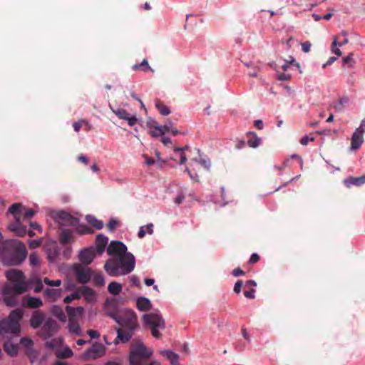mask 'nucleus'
I'll return each instance as SVG.
<instances>
[{
  "label": "nucleus",
  "instance_id": "obj_28",
  "mask_svg": "<svg viewBox=\"0 0 365 365\" xmlns=\"http://www.w3.org/2000/svg\"><path fill=\"white\" fill-rule=\"evenodd\" d=\"M86 220L88 224L97 230H101L103 227V222L98 220L95 216L88 215L86 216Z\"/></svg>",
  "mask_w": 365,
  "mask_h": 365
},
{
  "label": "nucleus",
  "instance_id": "obj_53",
  "mask_svg": "<svg viewBox=\"0 0 365 365\" xmlns=\"http://www.w3.org/2000/svg\"><path fill=\"white\" fill-rule=\"evenodd\" d=\"M242 284H243L242 280H238L235 283V284L234 286V289H233V290L235 293L239 294L241 292V287L242 286Z\"/></svg>",
  "mask_w": 365,
  "mask_h": 365
},
{
  "label": "nucleus",
  "instance_id": "obj_22",
  "mask_svg": "<svg viewBox=\"0 0 365 365\" xmlns=\"http://www.w3.org/2000/svg\"><path fill=\"white\" fill-rule=\"evenodd\" d=\"M364 142V137L361 134V132L359 130V129H356L354 132L351 140V148L353 150L358 149Z\"/></svg>",
  "mask_w": 365,
  "mask_h": 365
},
{
  "label": "nucleus",
  "instance_id": "obj_58",
  "mask_svg": "<svg viewBox=\"0 0 365 365\" xmlns=\"http://www.w3.org/2000/svg\"><path fill=\"white\" fill-rule=\"evenodd\" d=\"M313 138H309L308 136H304L301 140L300 143L303 145H307L309 143V141H313Z\"/></svg>",
  "mask_w": 365,
  "mask_h": 365
},
{
  "label": "nucleus",
  "instance_id": "obj_32",
  "mask_svg": "<svg viewBox=\"0 0 365 365\" xmlns=\"http://www.w3.org/2000/svg\"><path fill=\"white\" fill-rule=\"evenodd\" d=\"M52 314L58 318L60 321H66V317L63 309L58 306H53L51 308Z\"/></svg>",
  "mask_w": 365,
  "mask_h": 365
},
{
  "label": "nucleus",
  "instance_id": "obj_48",
  "mask_svg": "<svg viewBox=\"0 0 365 365\" xmlns=\"http://www.w3.org/2000/svg\"><path fill=\"white\" fill-rule=\"evenodd\" d=\"M21 344L23 346L29 348L31 346H33L34 342H33V341L30 338L23 337V338L21 339Z\"/></svg>",
  "mask_w": 365,
  "mask_h": 365
},
{
  "label": "nucleus",
  "instance_id": "obj_15",
  "mask_svg": "<svg viewBox=\"0 0 365 365\" xmlns=\"http://www.w3.org/2000/svg\"><path fill=\"white\" fill-rule=\"evenodd\" d=\"M57 328V322L53 319L48 318L45 321L41 329V336L44 339L49 338L55 333Z\"/></svg>",
  "mask_w": 365,
  "mask_h": 365
},
{
  "label": "nucleus",
  "instance_id": "obj_14",
  "mask_svg": "<svg viewBox=\"0 0 365 365\" xmlns=\"http://www.w3.org/2000/svg\"><path fill=\"white\" fill-rule=\"evenodd\" d=\"M105 346L100 343H95L84 354L86 359H96L104 355Z\"/></svg>",
  "mask_w": 365,
  "mask_h": 365
},
{
  "label": "nucleus",
  "instance_id": "obj_29",
  "mask_svg": "<svg viewBox=\"0 0 365 365\" xmlns=\"http://www.w3.org/2000/svg\"><path fill=\"white\" fill-rule=\"evenodd\" d=\"M132 70L133 71L141 70V71H143L144 72H148V71H150L152 72H154V70L152 69L149 66V64H148V62L147 59H143V61L140 63L134 64L132 66Z\"/></svg>",
  "mask_w": 365,
  "mask_h": 365
},
{
  "label": "nucleus",
  "instance_id": "obj_35",
  "mask_svg": "<svg viewBox=\"0 0 365 365\" xmlns=\"http://www.w3.org/2000/svg\"><path fill=\"white\" fill-rule=\"evenodd\" d=\"M349 103V98L347 96H343L340 98L338 102L334 104V108L339 112H342Z\"/></svg>",
  "mask_w": 365,
  "mask_h": 365
},
{
  "label": "nucleus",
  "instance_id": "obj_25",
  "mask_svg": "<svg viewBox=\"0 0 365 365\" xmlns=\"http://www.w3.org/2000/svg\"><path fill=\"white\" fill-rule=\"evenodd\" d=\"M247 145L251 148H257L261 144V138L255 132L247 133Z\"/></svg>",
  "mask_w": 365,
  "mask_h": 365
},
{
  "label": "nucleus",
  "instance_id": "obj_26",
  "mask_svg": "<svg viewBox=\"0 0 365 365\" xmlns=\"http://www.w3.org/2000/svg\"><path fill=\"white\" fill-rule=\"evenodd\" d=\"M160 354L170 360L172 365H179V356L170 350L160 351Z\"/></svg>",
  "mask_w": 365,
  "mask_h": 365
},
{
  "label": "nucleus",
  "instance_id": "obj_1",
  "mask_svg": "<svg viewBox=\"0 0 365 365\" xmlns=\"http://www.w3.org/2000/svg\"><path fill=\"white\" fill-rule=\"evenodd\" d=\"M6 277L10 283L3 287V300L6 306L16 307L19 304V296L27 291L29 284L20 270L9 269L6 272Z\"/></svg>",
  "mask_w": 365,
  "mask_h": 365
},
{
  "label": "nucleus",
  "instance_id": "obj_11",
  "mask_svg": "<svg viewBox=\"0 0 365 365\" xmlns=\"http://www.w3.org/2000/svg\"><path fill=\"white\" fill-rule=\"evenodd\" d=\"M54 220L62 226H76L78 220L68 212L61 210L53 216Z\"/></svg>",
  "mask_w": 365,
  "mask_h": 365
},
{
  "label": "nucleus",
  "instance_id": "obj_6",
  "mask_svg": "<svg viewBox=\"0 0 365 365\" xmlns=\"http://www.w3.org/2000/svg\"><path fill=\"white\" fill-rule=\"evenodd\" d=\"M12 252L7 256L4 254V260L9 265H19L21 264L27 257V250L23 242L19 240H12L9 243Z\"/></svg>",
  "mask_w": 365,
  "mask_h": 365
},
{
  "label": "nucleus",
  "instance_id": "obj_39",
  "mask_svg": "<svg viewBox=\"0 0 365 365\" xmlns=\"http://www.w3.org/2000/svg\"><path fill=\"white\" fill-rule=\"evenodd\" d=\"M31 283L34 284V291L35 293H40L43 288V285L42 283V281L38 277H35L31 279Z\"/></svg>",
  "mask_w": 365,
  "mask_h": 365
},
{
  "label": "nucleus",
  "instance_id": "obj_9",
  "mask_svg": "<svg viewBox=\"0 0 365 365\" xmlns=\"http://www.w3.org/2000/svg\"><path fill=\"white\" fill-rule=\"evenodd\" d=\"M66 310L68 315V327L69 331L72 334L77 335V336H82L83 335L82 330L78 324V321L76 319V313L78 312V314H81V312L83 311V308L78 307V308L75 309L72 307L66 306Z\"/></svg>",
  "mask_w": 365,
  "mask_h": 365
},
{
  "label": "nucleus",
  "instance_id": "obj_51",
  "mask_svg": "<svg viewBox=\"0 0 365 365\" xmlns=\"http://www.w3.org/2000/svg\"><path fill=\"white\" fill-rule=\"evenodd\" d=\"M312 44L309 41H305L302 43V50L304 53H308L310 51Z\"/></svg>",
  "mask_w": 365,
  "mask_h": 365
},
{
  "label": "nucleus",
  "instance_id": "obj_16",
  "mask_svg": "<svg viewBox=\"0 0 365 365\" xmlns=\"http://www.w3.org/2000/svg\"><path fill=\"white\" fill-rule=\"evenodd\" d=\"M96 249L94 247H90L81 251L79 254V260L85 264H89L96 257Z\"/></svg>",
  "mask_w": 365,
  "mask_h": 365
},
{
  "label": "nucleus",
  "instance_id": "obj_17",
  "mask_svg": "<svg viewBox=\"0 0 365 365\" xmlns=\"http://www.w3.org/2000/svg\"><path fill=\"white\" fill-rule=\"evenodd\" d=\"M113 112L120 118L128 122L130 126L135 125L138 119L135 115H130L126 110L123 108L112 109Z\"/></svg>",
  "mask_w": 365,
  "mask_h": 365
},
{
  "label": "nucleus",
  "instance_id": "obj_60",
  "mask_svg": "<svg viewBox=\"0 0 365 365\" xmlns=\"http://www.w3.org/2000/svg\"><path fill=\"white\" fill-rule=\"evenodd\" d=\"M336 60V57H334V56L329 57L327 62L326 63L323 64L322 67L324 68L327 66L331 65Z\"/></svg>",
  "mask_w": 365,
  "mask_h": 365
},
{
  "label": "nucleus",
  "instance_id": "obj_2",
  "mask_svg": "<svg viewBox=\"0 0 365 365\" xmlns=\"http://www.w3.org/2000/svg\"><path fill=\"white\" fill-rule=\"evenodd\" d=\"M135 260L131 253L108 259L104 265L106 272L111 277L125 275L135 268Z\"/></svg>",
  "mask_w": 365,
  "mask_h": 365
},
{
  "label": "nucleus",
  "instance_id": "obj_43",
  "mask_svg": "<svg viewBox=\"0 0 365 365\" xmlns=\"http://www.w3.org/2000/svg\"><path fill=\"white\" fill-rule=\"evenodd\" d=\"M43 282L46 285L50 286V287H58L59 286L61 285V280H60V279L51 280V279H48V277H45L43 279Z\"/></svg>",
  "mask_w": 365,
  "mask_h": 365
},
{
  "label": "nucleus",
  "instance_id": "obj_54",
  "mask_svg": "<svg viewBox=\"0 0 365 365\" xmlns=\"http://www.w3.org/2000/svg\"><path fill=\"white\" fill-rule=\"evenodd\" d=\"M232 274L234 277H237L244 275L245 274V272L240 267H237V268L233 269V271L232 272Z\"/></svg>",
  "mask_w": 365,
  "mask_h": 365
},
{
  "label": "nucleus",
  "instance_id": "obj_34",
  "mask_svg": "<svg viewBox=\"0 0 365 365\" xmlns=\"http://www.w3.org/2000/svg\"><path fill=\"white\" fill-rule=\"evenodd\" d=\"M78 292H81V294L84 296L86 300H91L95 294V292L91 288L87 286L81 287L78 289Z\"/></svg>",
  "mask_w": 365,
  "mask_h": 365
},
{
  "label": "nucleus",
  "instance_id": "obj_62",
  "mask_svg": "<svg viewBox=\"0 0 365 365\" xmlns=\"http://www.w3.org/2000/svg\"><path fill=\"white\" fill-rule=\"evenodd\" d=\"M130 282L133 285L136 287H138L140 285V280L136 276L130 277Z\"/></svg>",
  "mask_w": 365,
  "mask_h": 365
},
{
  "label": "nucleus",
  "instance_id": "obj_42",
  "mask_svg": "<svg viewBox=\"0 0 365 365\" xmlns=\"http://www.w3.org/2000/svg\"><path fill=\"white\" fill-rule=\"evenodd\" d=\"M35 212L34 211V210L32 209H26L24 205H23V209H22V212H21V219L23 220H25V219H29L31 217H32L34 215Z\"/></svg>",
  "mask_w": 365,
  "mask_h": 365
},
{
  "label": "nucleus",
  "instance_id": "obj_31",
  "mask_svg": "<svg viewBox=\"0 0 365 365\" xmlns=\"http://www.w3.org/2000/svg\"><path fill=\"white\" fill-rule=\"evenodd\" d=\"M108 291L111 294L118 295L122 291V285L117 282H112L108 286Z\"/></svg>",
  "mask_w": 365,
  "mask_h": 365
},
{
  "label": "nucleus",
  "instance_id": "obj_12",
  "mask_svg": "<svg viewBox=\"0 0 365 365\" xmlns=\"http://www.w3.org/2000/svg\"><path fill=\"white\" fill-rule=\"evenodd\" d=\"M175 151L179 152L180 160H201L202 155L200 150L197 148H190L185 146L184 148H177Z\"/></svg>",
  "mask_w": 365,
  "mask_h": 365
},
{
  "label": "nucleus",
  "instance_id": "obj_57",
  "mask_svg": "<svg viewBox=\"0 0 365 365\" xmlns=\"http://www.w3.org/2000/svg\"><path fill=\"white\" fill-rule=\"evenodd\" d=\"M87 334L90 336L91 339H97L100 336V334L98 333V331L93 329L88 330Z\"/></svg>",
  "mask_w": 365,
  "mask_h": 365
},
{
  "label": "nucleus",
  "instance_id": "obj_5",
  "mask_svg": "<svg viewBox=\"0 0 365 365\" xmlns=\"http://www.w3.org/2000/svg\"><path fill=\"white\" fill-rule=\"evenodd\" d=\"M153 354L140 340H133L131 343L129 361L130 365H144L143 360L150 358Z\"/></svg>",
  "mask_w": 365,
  "mask_h": 365
},
{
  "label": "nucleus",
  "instance_id": "obj_56",
  "mask_svg": "<svg viewBox=\"0 0 365 365\" xmlns=\"http://www.w3.org/2000/svg\"><path fill=\"white\" fill-rule=\"evenodd\" d=\"M259 258L260 257L258 254L254 253L251 255L250 260H249V263H250V264L257 263L259 260Z\"/></svg>",
  "mask_w": 365,
  "mask_h": 365
},
{
  "label": "nucleus",
  "instance_id": "obj_49",
  "mask_svg": "<svg viewBox=\"0 0 365 365\" xmlns=\"http://www.w3.org/2000/svg\"><path fill=\"white\" fill-rule=\"evenodd\" d=\"M118 225V221L115 219H111L107 225V227L109 230L113 231L116 229Z\"/></svg>",
  "mask_w": 365,
  "mask_h": 365
},
{
  "label": "nucleus",
  "instance_id": "obj_59",
  "mask_svg": "<svg viewBox=\"0 0 365 365\" xmlns=\"http://www.w3.org/2000/svg\"><path fill=\"white\" fill-rule=\"evenodd\" d=\"M353 61V53H350L347 56L343 58L344 64L350 63Z\"/></svg>",
  "mask_w": 365,
  "mask_h": 365
},
{
  "label": "nucleus",
  "instance_id": "obj_52",
  "mask_svg": "<svg viewBox=\"0 0 365 365\" xmlns=\"http://www.w3.org/2000/svg\"><path fill=\"white\" fill-rule=\"evenodd\" d=\"M255 289L252 288L250 290H247L244 292V295L248 299H254Z\"/></svg>",
  "mask_w": 365,
  "mask_h": 365
},
{
  "label": "nucleus",
  "instance_id": "obj_63",
  "mask_svg": "<svg viewBox=\"0 0 365 365\" xmlns=\"http://www.w3.org/2000/svg\"><path fill=\"white\" fill-rule=\"evenodd\" d=\"M255 126L259 130L263 129L264 125L262 120H255Z\"/></svg>",
  "mask_w": 365,
  "mask_h": 365
},
{
  "label": "nucleus",
  "instance_id": "obj_47",
  "mask_svg": "<svg viewBox=\"0 0 365 365\" xmlns=\"http://www.w3.org/2000/svg\"><path fill=\"white\" fill-rule=\"evenodd\" d=\"M77 232L81 235L88 234V233L92 232L91 230L88 227H87L86 225H79L77 227Z\"/></svg>",
  "mask_w": 365,
  "mask_h": 365
},
{
  "label": "nucleus",
  "instance_id": "obj_19",
  "mask_svg": "<svg viewBox=\"0 0 365 365\" xmlns=\"http://www.w3.org/2000/svg\"><path fill=\"white\" fill-rule=\"evenodd\" d=\"M44 319L45 316L43 312L38 311L34 312L30 319L31 327L34 329L40 327Z\"/></svg>",
  "mask_w": 365,
  "mask_h": 365
},
{
  "label": "nucleus",
  "instance_id": "obj_55",
  "mask_svg": "<svg viewBox=\"0 0 365 365\" xmlns=\"http://www.w3.org/2000/svg\"><path fill=\"white\" fill-rule=\"evenodd\" d=\"M290 78H291V76L289 74L285 73H280L277 76V79L279 81H289Z\"/></svg>",
  "mask_w": 365,
  "mask_h": 365
},
{
  "label": "nucleus",
  "instance_id": "obj_40",
  "mask_svg": "<svg viewBox=\"0 0 365 365\" xmlns=\"http://www.w3.org/2000/svg\"><path fill=\"white\" fill-rule=\"evenodd\" d=\"M338 40H339V36H334V41L332 42L331 50L333 53H335L337 56H341L342 53L341 50L337 48L338 46Z\"/></svg>",
  "mask_w": 365,
  "mask_h": 365
},
{
  "label": "nucleus",
  "instance_id": "obj_38",
  "mask_svg": "<svg viewBox=\"0 0 365 365\" xmlns=\"http://www.w3.org/2000/svg\"><path fill=\"white\" fill-rule=\"evenodd\" d=\"M153 223H149L145 227V226L140 227V230L138 234V237L143 238L145 235L146 233H148L150 235L153 234Z\"/></svg>",
  "mask_w": 365,
  "mask_h": 365
},
{
  "label": "nucleus",
  "instance_id": "obj_64",
  "mask_svg": "<svg viewBox=\"0 0 365 365\" xmlns=\"http://www.w3.org/2000/svg\"><path fill=\"white\" fill-rule=\"evenodd\" d=\"M357 129L364 135L365 133V118L361 122L360 126Z\"/></svg>",
  "mask_w": 365,
  "mask_h": 365
},
{
  "label": "nucleus",
  "instance_id": "obj_37",
  "mask_svg": "<svg viewBox=\"0 0 365 365\" xmlns=\"http://www.w3.org/2000/svg\"><path fill=\"white\" fill-rule=\"evenodd\" d=\"M72 238V234L70 230H62L61 235H60V241L61 243L63 245L68 244Z\"/></svg>",
  "mask_w": 365,
  "mask_h": 365
},
{
  "label": "nucleus",
  "instance_id": "obj_50",
  "mask_svg": "<svg viewBox=\"0 0 365 365\" xmlns=\"http://www.w3.org/2000/svg\"><path fill=\"white\" fill-rule=\"evenodd\" d=\"M41 244V240H29V245L30 248L35 249L38 247Z\"/></svg>",
  "mask_w": 365,
  "mask_h": 365
},
{
  "label": "nucleus",
  "instance_id": "obj_45",
  "mask_svg": "<svg viewBox=\"0 0 365 365\" xmlns=\"http://www.w3.org/2000/svg\"><path fill=\"white\" fill-rule=\"evenodd\" d=\"M29 262L32 266H36L39 264V257L36 252H32L29 256Z\"/></svg>",
  "mask_w": 365,
  "mask_h": 365
},
{
  "label": "nucleus",
  "instance_id": "obj_7",
  "mask_svg": "<svg viewBox=\"0 0 365 365\" xmlns=\"http://www.w3.org/2000/svg\"><path fill=\"white\" fill-rule=\"evenodd\" d=\"M23 205L14 203L9 208V212L14 216L15 221L8 226L9 230L18 237H24L27 233L26 227L21 223V212Z\"/></svg>",
  "mask_w": 365,
  "mask_h": 365
},
{
  "label": "nucleus",
  "instance_id": "obj_46",
  "mask_svg": "<svg viewBox=\"0 0 365 365\" xmlns=\"http://www.w3.org/2000/svg\"><path fill=\"white\" fill-rule=\"evenodd\" d=\"M85 124L86 126H88V123L85 120H81L76 122H74L73 123V128L76 132H78L81 127L83 126V124Z\"/></svg>",
  "mask_w": 365,
  "mask_h": 365
},
{
  "label": "nucleus",
  "instance_id": "obj_18",
  "mask_svg": "<svg viewBox=\"0 0 365 365\" xmlns=\"http://www.w3.org/2000/svg\"><path fill=\"white\" fill-rule=\"evenodd\" d=\"M61 289L47 288L43 292V297L45 299L51 302L57 301L61 297Z\"/></svg>",
  "mask_w": 365,
  "mask_h": 365
},
{
  "label": "nucleus",
  "instance_id": "obj_44",
  "mask_svg": "<svg viewBox=\"0 0 365 365\" xmlns=\"http://www.w3.org/2000/svg\"><path fill=\"white\" fill-rule=\"evenodd\" d=\"M81 298V294L78 292H73L71 294L66 296L63 302L65 304H69L74 299H78Z\"/></svg>",
  "mask_w": 365,
  "mask_h": 365
},
{
  "label": "nucleus",
  "instance_id": "obj_4",
  "mask_svg": "<svg viewBox=\"0 0 365 365\" xmlns=\"http://www.w3.org/2000/svg\"><path fill=\"white\" fill-rule=\"evenodd\" d=\"M23 313L19 309H15L10 312L9 317L0 322V341H4L8 334L16 335L21 331L20 320Z\"/></svg>",
  "mask_w": 365,
  "mask_h": 365
},
{
  "label": "nucleus",
  "instance_id": "obj_33",
  "mask_svg": "<svg viewBox=\"0 0 365 365\" xmlns=\"http://www.w3.org/2000/svg\"><path fill=\"white\" fill-rule=\"evenodd\" d=\"M73 351L69 347H66L61 350H58L56 352V356L58 359H68L73 356Z\"/></svg>",
  "mask_w": 365,
  "mask_h": 365
},
{
  "label": "nucleus",
  "instance_id": "obj_13",
  "mask_svg": "<svg viewBox=\"0 0 365 365\" xmlns=\"http://www.w3.org/2000/svg\"><path fill=\"white\" fill-rule=\"evenodd\" d=\"M107 252L113 257H118L129 253L127 252V247L120 241H111L107 248Z\"/></svg>",
  "mask_w": 365,
  "mask_h": 365
},
{
  "label": "nucleus",
  "instance_id": "obj_8",
  "mask_svg": "<svg viewBox=\"0 0 365 365\" xmlns=\"http://www.w3.org/2000/svg\"><path fill=\"white\" fill-rule=\"evenodd\" d=\"M145 324L151 329L153 337L159 338L160 333L158 329L165 328V321L162 317L156 313L145 314L143 317Z\"/></svg>",
  "mask_w": 365,
  "mask_h": 365
},
{
  "label": "nucleus",
  "instance_id": "obj_20",
  "mask_svg": "<svg viewBox=\"0 0 365 365\" xmlns=\"http://www.w3.org/2000/svg\"><path fill=\"white\" fill-rule=\"evenodd\" d=\"M146 125L148 128H153L154 130L150 133L153 137H158L164 134L162 126L153 118H148Z\"/></svg>",
  "mask_w": 365,
  "mask_h": 365
},
{
  "label": "nucleus",
  "instance_id": "obj_30",
  "mask_svg": "<svg viewBox=\"0 0 365 365\" xmlns=\"http://www.w3.org/2000/svg\"><path fill=\"white\" fill-rule=\"evenodd\" d=\"M4 349L10 356H14L18 352V346L9 341H4Z\"/></svg>",
  "mask_w": 365,
  "mask_h": 365
},
{
  "label": "nucleus",
  "instance_id": "obj_36",
  "mask_svg": "<svg viewBox=\"0 0 365 365\" xmlns=\"http://www.w3.org/2000/svg\"><path fill=\"white\" fill-rule=\"evenodd\" d=\"M155 105L157 109L158 110L159 113L163 115H168L170 113V110L165 106L159 99H156L155 101Z\"/></svg>",
  "mask_w": 365,
  "mask_h": 365
},
{
  "label": "nucleus",
  "instance_id": "obj_41",
  "mask_svg": "<svg viewBox=\"0 0 365 365\" xmlns=\"http://www.w3.org/2000/svg\"><path fill=\"white\" fill-rule=\"evenodd\" d=\"M93 283L97 287H101L105 284L103 276L100 273H96L93 276Z\"/></svg>",
  "mask_w": 365,
  "mask_h": 365
},
{
  "label": "nucleus",
  "instance_id": "obj_24",
  "mask_svg": "<svg viewBox=\"0 0 365 365\" xmlns=\"http://www.w3.org/2000/svg\"><path fill=\"white\" fill-rule=\"evenodd\" d=\"M24 305L31 309H37L43 305L42 300L35 297H25L24 299Z\"/></svg>",
  "mask_w": 365,
  "mask_h": 365
},
{
  "label": "nucleus",
  "instance_id": "obj_10",
  "mask_svg": "<svg viewBox=\"0 0 365 365\" xmlns=\"http://www.w3.org/2000/svg\"><path fill=\"white\" fill-rule=\"evenodd\" d=\"M73 271L76 275V279L79 284H86L91 278V269L83 267L80 264H75L73 266Z\"/></svg>",
  "mask_w": 365,
  "mask_h": 365
},
{
  "label": "nucleus",
  "instance_id": "obj_23",
  "mask_svg": "<svg viewBox=\"0 0 365 365\" xmlns=\"http://www.w3.org/2000/svg\"><path fill=\"white\" fill-rule=\"evenodd\" d=\"M108 238L103 235H98L96 239V245L95 247L96 252H97L99 255H102L104 252L106 247L108 244Z\"/></svg>",
  "mask_w": 365,
  "mask_h": 365
},
{
  "label": "nucleus",
  "instance_id": "obj_27",
  "mask_svg": "<svg viewBox=\"0 0 365 365\" xmlns=\"http://www.w3.org/2000/svg\"><path fill=\"white\" fill-rule=\"evenodd\" d=\"M137 307L140 311H148L151 308V303L148 299L141 297L137 299Z\"/></svg>",
  "mask_w": 365,
  "mask_h": 365
},
{
  "label": "nucleus",
  "instance_id": "obj_3",
  "mask_svg": "<svg viewBox=\"0 0 365 365\" xmlns=\"http://www.w3.org/2000/svg\"><path fill=\"white\" fill-rule=\"evenodd\" d=\"M118 323L120 325V327L117 329V338L113 342L115 344H118V340H120L122 343H127L130 340L138 326L135 313L129 311L127 316L118 320Z\"/></svg>",
  "mask_w": 365,
  "mask_h": 365
},
{
  "label": "nucleus",
  "instance_id": "obj_21",
  "mask_svg": "<svg viewBox=\"0 0 365 365\" xmlns=\"http://www.w3.org/2000/svg\"><path fill=\"white\" fill-rule=\"evenodd\" d=\"M344 182L349 188L353 185L359 187L365 183V175L359 177H349L344 180Z\"/></svg>",
  "mask_w": 365,
  "mask_h": 365
},
{
  "label": "nucleus",
  "instance_id": "obj_61",
  "mask_svg": "<svg viewBox=\"0 0 365 365\" xmlns=\"http://www.w3.org/2000/svg\"><path fill=\"white\" fill-rule=\"evenodd\" d=\"M30 227L33 230H38L39 232H41V226L36 222H31Z\"/></svg>",
  "mask_w": 365,
  "mask_h": 365
}]
</instances>
